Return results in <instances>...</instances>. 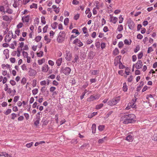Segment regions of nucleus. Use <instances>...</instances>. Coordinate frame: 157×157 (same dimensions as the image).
<instances>
[{"mask_svg":"<svg viewBox=\"0 0 157 157\" xmlns=\"http://www.w3.org/2000/svg\"><path fill=\"white\" fill-rule=\"evenodd\" d=\"M136 118L135 115L133 114H125L121 118V121L124 124L132 123Z\"/></svg>","mask_w":157,"mask_h":157,"instance_id":"obj_1","label":"nucleus"},{"mask_svg":"<svg viewBox=\"0 0 157 157\" xmlns=\"http://www.w3.org/2000/svg\"><path fill=\"white\" fill-rule=\"evenodd\" d=\"M66 36V34L64 31L60 32L58 35L57 41L58 43H63L65 39Z\"/></svg>","mask_w":157,"mask_h":157,"instance_id":"obj_2","label":"nucleus"},{"mask_svg":"<svg viewBox=\"0 0 157 157\" xmlns=\"http://www.w3.org/2000/svg\"><path fill=\"white\" fill-rule=\"evenodd\" d=\"M120 101L119 97L113 99L109 101L108 102V105H114L117 104Z\"/></svg>","mask_w":157,"mask_h":157,"instance_id":"obj_3","label":"nucleus"},{"mask_svg":"<svg viewBox=\"0 0 157 157\" xmlns=\"http://www.w3.org/2000/svg\"><path fill=\"white\" fill-rule=\"evenodd\" d=\"M12 38L14 39V37H13V33L12 31H9L6 34L5 40L6 42H9Z\"/></svg>","mask_w":157,"mask_h":157,"instance_id":"obj_4","label":"nucleus"},{"mask_svg":"<svg viewBox=\"0 0 157 157\" xmlns=\"http://www.w3.org/2000/svg\"><path fill=\"white\" fill-rule=\"evenodd\" d=\"M136 99L135 100L132 99L131 102L128 103L127 106L126 108L125 109L128 110L131 108L132 109H135L136 108V105L135 104Z\"/></svg>","mask_w":157,"mask_h":157,"instance_id":"obj_5","label":"nucleus"},{"mask_svg":"<svg viewBox=\"0 0 157 157\" xmlns=\"http://www.w3.org/2000/svg\"><path fill=\"white\" fill-rule=\"evenodd\" d=\"M28 69L29 70L28 71V74L29 76L33 77L36 74V71L31 67L28 68Z\"/></svg>","mask_w":157,"mask_h":157,"instance_id":"obj_6","label":"nucleus"},{"mask_svg":"<svg viewBox=\"0 0 157 157\" xmlns=\"http://www.w3.org/2000/svg\"><path fill=\"white\" fill-rule=\"evenodd\" d=\"M62 71L66 75H68L70 73L71 70L70 67H66L62 69Z\"/></svg>","mask_w":157,"mask_h":157,"instance_id":"obj_7","label":"nucleus"},{"mask_svg":"<svg viewBox=\"0 0 157 157\" xmlns=\"http://www.w3.org/2000/svg\"><path fill=\"white\" fill-rule=\"evenodd\" d=\"M66 54L65 56V58L68 61H70L71 60L72 58V55L71 53L68 50L66 51Z\"/></svg>","mask_w":157,"mask_h":157,"instance_id":"obj_8","label":"nucleus"},{"mask_svg":"<svg viewBox=\"0 0 157 157\" xmlns=\"http://www.w3.org/2000/svg\"><path fill=\"white\" fill-rule=\"evenodd\" d=\"M73 44L77 45L79 47H81L83 45V43L80 40L77 39L75 40L73 42Z\"/></svg>","mask_w":157,"mask_h":157,"instance_id":"obj_9","label":"nucleus"},{"mask_svg":"<svg viewBox=\"0 0 157 157\" xmlns=\"http://www.w3.org/2000/svg\"><path fill=\"white\" fill-rule=\"evenodd\" d=\"M99 98V96L96 95L94 96L93 95H91L90 97L87 99V101H93L95 100L98 99Z\"/></svg>","mask_w":157,"mask_h":157,"instance_id":"obj_10","label":"nucleus"},{"mask_svg":"<svg viewBox=\"0 0 157 157\" xmlns=\"http://www.w3.org/2000/svg\"><path fill=\"white\" fill-rule=\"evenodd\" d=\"M95 5L96 6V8L98 9L102 8L103 6V4L102 3H100L97 1L95 2Z\"/></svg>","mask_w":157,"mask_h":157,"instance_id":"obj_11","label":"nucleus"},{"mask_svg":"<svg viewBox=\"0 0 157 157\" xmlns=\"http://www.w3.org/2000/svg\"><path fill=\"white\" fill-rule=\"evenodd\" d=\"M135 65V67L137 69H139L141 68L143 66L141 60H138Z\"/></svg>","mask_w":157,"mask_h":157,"instance_id":"obj_12","label":"nucleus"},{"mask_svg":"<svg viewBox=\"0 0 157 157\" xmlns=\"http://www.w3.org/2000/svg\"><path fill=\"white\" fill-rule=\"evenodd\" d=\"M49 69V67L48 65L44 64L41 67V71L44 72H47Z\"/></svg>","mask_w":157,"mask_h":157,"instance_id":"obj_13","label":"nucleus"},{"mask_svg":"<svg viewBox=\"0 0 157 157\" xmlns=\"http://www.w3.org/2000/svg\"><path fill=\"white\" fill-rule=\"evenodd\" d=\"M3 20L8 22H10L12 19L11 17H9L7 15H4L2 17Z\"/></svg>","mask_w":157,"mask_h":157,"instance_id":"obj_14","label":"nucleus"},{"mask_svg":"<svg viewBox=\"0 0 157 157\" xmlns=\"http://www.w3.org/2000/svg\"><path fill=\"white\" fill-rule=\"evenodd\" d=\"M30 16L29 15L23 17L22 19L23 22L28 23L29 20Z\"/></svg>","mask_w":157,"mask_h":157,"instance_id":"obj_15","label":"nucleus"},{"mask_svg":"<svg viewBox=\"0 0 157 157\" xmlns=\"http://www.w3.org/2000/svg\"><path fill=\"white\" fill-rule=\"evenodd\" d=\"M128 26L129 29H133L134 27V22L132 21H128Z\"/></svg>","mask_w":157,"mask_h":157,"instance_id":"obj_16","label":"nucleus"},{"mask_svg":"<svg viewBox=\"0 0 157 157\" xmlns=\"http://www.w3.org/2000/svg\"><path fill=\"white\" fill-rule=\"evenodd\" d=\"M109 20L110 22L113 23V24H115L117 21V18L115 17L111 16Z\"/></svg>","mask_w":157,"mask_h":157,"instance_id":"obj_17","label":"nucleus"},{"mask_svg":"<svg viewBox=\"0 0 157 157\" xmlns=\"http://www.w3.org/2000/svg\"><path fill=\"white\" fill-rule=\"evenodd\" d=\"M0 156H4L5 157H12V156L8 154L5 152H0Z\"/></svg>","mask_w":157,"mask_h":157,"instance_id":"obj_18","label":"nucleus"},{"mask_svg":"<svg viewBox=\"0 0 157 157\" xmlns=\"http://www.w3.org/2000/svg\"><path fill=\"white\" fill-rule=\"evenodd\" d=\"M17 43L16 41H14L13 42L10 44V47L12 49H14L17 46Z\"/></svg>","mask_w":157,"mask_h":157,"instance_id":"obj_19","label":"nucleus"},{"mask_svg":"<svg viewBox=\"0 0 157 157\" xmlns=\"http://www.w3.org/2000/svg\"><path fill=\"white\" fill-rule=\"evenodd\" d=\"M133 136L130 135H128L126 137V140L127 141L131 142H132L133 140Z\"/></svg>","mask_w":157,"mask_h":157,"instance_id":"obj_20","label":"nucleus"},{"mask_svg":"<svg viewBox=\"0 0 157 157\" xmlns=\"http://www.w3.org/2000/svg\"><path fill=\"white\" fill-rule=\"evenodd\" d=\"M24 45V43L23 42H21L19 43L18 47L17 49H19L22 50H23V48Z\"/></svg>","mask_w":157,"mask_h":157,"instance_id":"obj_21","label":"nucleus"},{"mask_svg":"<svg viewBox=\"0 0 157 157\" xmlns=\"http://www.w3.org/2000/svg\"><path fill=\"white\" fill-rule=\"evenodd\" d=\"M124 44L129 45L131 44L132 41L130 39H126L124 40Z\"/></svg>","mask_w":157,"mask_h":157,"instance_id":"obj_22","label":"nucleus"},{"mask_svg":"<svg viewBox=\"0 0 157 157\" xmlns=\"http://www.w3.org/2000/svg\"><path fill=\"white\" fill-rule=\"evenodd\" d=\"M9 51L8 49H5L3 51V53L6 56V59L8 58L9 57Z\"/></svg>","mask_w":157,"mask_h":157,"instance_id":"obj_23","label":"nucleus"},{"mask_svg":"<svg viewBox=\"0 0 157 157\" xmlns=\"http://www.w3.org/2000/svg\"><path fill=\"white\" fill-rule=\"evenodd\" d=\"M63 59L62 58L58 59L56 61V64L58 66H60L62 63Z\"/></svg>","mask_w":157,"mask_h":157,"instance_id":"obj_24","label":"nucleus"},{"mask_svg":"<svg viewBox=\"0 0 157 157\" xmlns=\"http://www.w3.org/2000/svg\"><path fill=\"white\" fill-rule=\"evenodd\" d=\"M45 59L44 58H43L41 59H39L38 60V63L39 65H41L43 63L45 62Z\"/></svg>","mask_w":157,"mask_h":157,"instance_id":"obj_25","label":"nucleus"},{"mask_svg":"<svg viewBox=\"0 0 157 157\" xmlns=\"http://www.w3.org/2000/svg\"><path fill=\"white\" fill-rule=\"evenodd\" d=\"M22 50L19 49H17L16 51H14V53H15V55H17V57H19L21 55V52Z\"/></svg>","mask_w":157,"mask_h":157,"instance_id":"obj_26","label":"nucleus"},{"mask_svg":"<svg viewBox=\"0 0 157 157\" xmlns=\"http://www.w3.org/2000/svg\"><path fill=\"white\" fill-rule=\"evenodd\" d=\"M44 40L46 42V44H48L51 41V39L49 38L48 36L46 35L44 37Z\"/></svg>","mask_w":157,"mask_h":157,"instance_id":"obj_27","label":"nucleus"},{"mask_svg":"<svg viewBox=\"0 0 157 157\" xmlns=\"http://www.w3.org/2000/svg\"><path fill=\"white\" fill-rule=\"evenodd\" d=\"M21 68L22 70L24 71H27L28 69L27 67V65L25 64H23L21 66Z\"/></svg>","mask_w":157,"mask_h":157,"instance_id":"obj_28","label":"nucleus"},{"mask_svg":"<svg viewBox=\"0 0 157 157\" xmlns=\"http://www.w3.org/2000/svg\"><path fill=\"white\" fill-rule=\"evenodd\" d=\"M92 132L93 133H95L96 132V125L95 124H93L92 126Z\"/></svg>","mask_w":157,"mask_h":157,"instance_id":"obj_29","label":"nucleus"},{"mask_svg":"<svg viewBox=\"0 0 157 157\" xmlns=\"http://www.w3.org/2000/svg\"><path fill=\"white\" fill-rule=\"evenodd\" d=\"M72 33H75L76 36H78L80 34V33L78 31V30L76 29H74L72 31Z\"/></svg>","mask_w":157,"mask_h":157,"instance_id":"obj_30","label":"nucleus"},{"mask_svg":"<svg viewBox=\"0 0 157 157\" xmlns=\"http://www.w3.org/2000/svg\"><path fill=\"white\" fill-rule=\"evenodd\" d=\"M58 25V24L57 22H55L51 25V26L53 29H55L57 28Z\"/></svg>","mask_w":157,"mask_h":157,"instance_id":"obj_31","label":"nucleus"},{"mask_svg":"<svg viewBox=\"0 0 157 157\" xmlns=\"http://www.w3.org/2000/svg\"><path fill=\"white\" fill-rule=\"evenodd\" d=\"M119 53V51L118 49L117 48H116L114 50L113 52V55L115 56H116Z\"/></svg>","mask_w":157,"mask_h":157,"instance_id":"obj_32","label":"nucleus"},{"mask_svg":"<svg viewBox=\"0 0 157 157\" xmlns=\"http://www.w3.org/2000/svg\"><path fill=\"white\" fill-rule=\"evenodd\" d=\"M123 90L124 92L128 90V87L125 82L123 84Z\"/></svg>","mask_w":157,"mask_h":157,"instance_id":"obj_33","label":"nucleus"},{"mask_svg":"<svg viewBox=\"0 0 157 157\" xmlns=\"http://www.w3.org/2000/svg\"><path fill=\"white\" fill-rule=\"evenodd\" d=\"M106 138V137H105L104 138L100 139L98 141V143L99 144H102L105 142V140Z\"/></svg>","mask_w":157,"mask_h":157,"instance_id":"obj_34","label":"nucleus"},{"mask_svg":"<svg viewBox=\"0 0 157 157\" xmlns=\"http://www.w3.org/2000/svg\"><path fill=\"white\" fill-rule=\"evenodd\" d=\"M105 128V126L104 125H100L98 127V130L100 131H102Z\"/></svg>","mask_w":157,"mask_h":157,"instance_id":"obj_35","label":"nucleus"},{"mask_svg":"<svg viewBox=\"0 0 157 157\" xmlns=\"http://www.w3.org/2000/svg\"><path fill=\"white\" fill-rule=\"evenodd\" d=\"M56 89V88L54 86H52L50 88V91L51 92H53V94L56 93L54 91Z\"/></svg>","mask_w":157,"mask_h":157,"instance_id":"obj_36","label":"nucleus"},{"mask_svg":"<svg viewBox=\"0 0 157 157\" xmlns=\"http://www.w3.org/2000/svg\"><path fill=\"white\" fill-rule=\"evenodd\" d=\"M103 104L102 103L97 105L96 106V109H100L103 107Z\"/></svg>","mask_w":157,"mask_h":157,"instance_id":"obj_37","label":"nucleus"},{"mask_svg":"<svg viewBox=\"0 0 157 157\" xmlns=\"http://www.w3.org/2000/svg\"><path fill=\"white\" fill-rule=\"evenodd\" d=\"M43 52L42 51H40L39 52L37 53V55L38 57H41L43 56Z\"/></svg>","mask_w":157,"mask_h":157,"instance_id":"obj_38","label":"nucleus"},{"mask_svg":"<svg viewBox=\"0 0 157 157\" xmlns=\"http://www.w3.org/2000/svg\"><path fill=\"white\" fill-rule=\"evenodd\" d=\"M130 70L128 67H126L125 69V72L127 75H129Z\"/></svg>","mask_w":157,"mask_h":157,"instance_id":"obj_39","label":"nucleus"},{"mask_svg":"<svg viewBox=\"0 0 157 157\" xmlns=\"http://www.w3.org/2000/svg\"><path fill=\"white\" fill-rule=\"evenodd\" d=\"M22 55L24 57V58H26L28 56V53L27 52H25L24 51H23L22 52Z\"/></svg>","mask_w":157,"mask_h":157,"instance_id":"obj_40","label":"nucleus"},{"mask_svg":"<svg viewBox=\"0 0 157 157\" xmlns=\"http://www.w3.org/2000/svg\"><path fill=\"white\" fill-rule=\"evenodd\" d=\"M97 112H93V113H91L90 115H89L88 116V117L89 118H92V117H93L94 116H95V115H96L97 114Z\"/></svg>","mask_w":157,"mask_h":157,"instance_id":"obj_41","label":"nucleus"},{"mask_svg":"<svg viewBox=\"0 0 157 157\" xmlns=\"http://www.w3.org/2000/svg\"><path fill=\"white\" fill-rule=\"evenodd\" d=\"M80 14L79 13H77L75 14L74 17V19L75 20H77L79 17Z\"/></svg>","mask_w":157,"mask_h":157,"instance_id":"obj_42","label":"nucleus"},{"mask_svg":"<svg viewBox=\"0 0 157 157\" xmlns=\"http://www.w3.org/2000/svg\"><path fill=\"white\" fill-rule=\"evenodd\" d=\"M123 29V27L122 25H119L118 26L117 30L118 31L121 32Z\"/></svg>","mask_w":157,"mask_h":157,"instance_id":"obj_43","label":"nucleus"},{"mask_svg":"<svg viewBox=\"0 0 157 157\" xmlns=\"http://www.w3.org/2000/svg\"><path fill=\"white\" fill-rule=\"evenodd\" d=\"M38 90L37 88H36L33 90L32 92L33 95H36L37 94L38 92Z\"/></svg>","mask_w":157,"mask_h":157,"instance_id":"obj_44","label":"nucleus"},{"mask_svg":"<svg viewBox=\"0 0 157 157\" xmlns=\"http://www.w3.org/2000/svg\"><path fill=\"white\" fill-rule=\"evenodd\" d=\"M30 8L31 9L32 8H37V5L35 3H33L32 5L30 6Z\"/></svg>","mask_w":157,"mask_h":157,"instance_id":"obj_45","label":"nucleus"},{"mask_svg":"<svg viewBox=\"0 0 157 157\" xmlns=\"http://www.w3.org/2000/svg\"><path fill=\"white\" fill-rule=\"evenodd\" d=\"M11 112V110L10 109H8L5 112L4 114L6 115H8L10 114Z\"/></svg>","mask_w":157,"mask_h":157,"instance_id":"obj_46","label":"nucleus"},{"mask_svg":"<svg viewBox=\"0 0 157 157\" xmlns=\"http://www.w3.org/2000/svg\"><path fill=\"white\" fill-rule=\"evenodd\" d=\"M41 37L40 36H36L35 39V41L37 42H39L41 39Z\"/></svg>","mask_w":157,"mask_h":157,"instance_id":"obj_47","label":"nucleus"},{"mask_svg":"<svg viewBox=\"0 0 157 157\" xmlns=\"http://www.w3.org/2000/svg\"><path fill=\"white\" fill-rule=\"evenodd\" d=\"M124 44L123 42L122 41H120L118 44V47L119 48H121L123 46Z\"/></svg>","mask_w":157,"mask_h":157,"instance_id":"obj_48","label":"nucleus"},{"mask_svg":"<svg viewBox=\"0 0 157 157\" xmlns=\"http://www.w3.org/2000/svg\"><path fill=\"white\" fill-rule=\"evenodd\" d=\"M69 19L67 18H66L64 19V24L66 25H67L68 24V23L69 22Z\"/></svg>","mask_w":157,"mask_h":157,"instance_id":"obj_49","label":"nucleus"},{"mask_svg":"<svg viewBox=\"0 0 157 157\" xmlns=\"http://www.w3.org/2000/svg\"><path fill=\"white\" fill-rule=\"evenodd\" d=\"M48 28V25H46L43 29V31L44 33H46L47 32V29Z\"/></svg>","mask_w":157,"mask_h":157,"instance_id":"obj_50","label":"nucleus"},{"mask_svg":"<svg viewBox=\"0 0 157 157\" xmlns=\"http://www.w3.org/2000/svg\"><path fill=\"white\" fill-rule=\"evenodd\" d=\"M78 59V57L77 55H75V58L74 60L72 61V62L74 63H75L76 62Z\"/></svg>","mask_w":157,"mask_h":157,"instance_id":"obj_51","label":"nucleus"},{"mask_svg":"<svg viewBox=\"0 0 157 157\" xmlns=\"http://www.w3.org/2000/svg\"><path fill=\"white\" fill-rule=\"evenodd\" d=\"M26 58L27 59V62L28 63H30L32 61V59L30 56H28Z\"/></svg>","mask_w":157,"mask_h":157,"instance_id":"obj_52","label":"nucleus"},{"mask_svg":"<svg viewBox=\"0 0 157 157\" xmlns=\"http://www.w3.org/2000/svg\"><path fill=\"white\" fill-rule=\"evenodd\" d=\"M152 139L154 141H157V132L154 134L153 137Z\"/></svg>","mask_w":157,"mask_h":157,"instance_id":"obj_53","label":"nucleus"},{"mask_svg":"<svg viewBox=\"0 0 157 157\" xmlns=\"http://www.w3.org/2000/svg\"><path fill=\"white\" fill-rule=\"evenodd\" d=\"M33 142H31L30 143L27 144L26 146L28 148L30 147L33 145Z\"/></svg>","mask_w":157,"mask_h":157,"instance_id":"obj_54","label":"nucleus"},{"mask_svg":"<svg viewBox=\"0 0 157 157\" xmlns=\"http://www.w3.org/2000/svg\"><path fill=\"white\" fill-rule=\"evenodd\" d=\"M40 119H36V120L34 122V124L36 125L37 126L39 124Z\"/></svg>","mask_w":157,"mask_h":157,"instance_id":"obj_55","label":"nucleus"},{"mask_svg":"<svg viewBox=\"0 0 157 157\" xmlns=\"http://www.w3.org/2000/svg\"><path fill=\"white\" fill-rule=\"evenodd\" d=\"M6 12H7L9 14H11L13 13V11L11 9L9 8L7 9Z\"/></svg>","mask_w":157,"mask_h":157,"instance_id":"obj_56","label":"nucleus"},{"mask_svg":"<svg viewBox=\"0 0 157 157\" xmlns=\"http://www.w3.org/2000/svg\"><path fill=\"white\" fill-rule=\"evenodd\" d=\"M41 22L43 24H46V21H45V17L44 16H42L41 17Z\"/></svg>","mask_w":157,"mask_h":157,"instance_id":"obj_57","label":"nucleus"},{"mask_svg":"<svg viewBox=\"0 0 157 157\" xmlns=\"http://www.w3.org/2000/svg\"><path fill=\"white\" fill-rule=\"evenodd\" d=\"M72 3L73 5H77L79 3V2L77 0H73Z\"/></svg>","mask_w":157,"mask_h":157,"instance_id":"obj_58","label":"nucleus"},{"mask_svg":"<svg viewBox=\"0 0 157 157\" xmlns=\"http://www.w3.org/2000/svg\"><path fill=\"white\" fill-rule=\"evenodd\" d=\"M0 11L3 12L4 13H5L6 11H5L4 7L3 6H0Z\"/></svg>","mask_w":157,"mask_h":157,"instance_id":"obj_59","label":"nucleus"},{"mask_svg":"<svg viewBox=\"0 0 157 157\" xmlns=\"http://www.w3.org/2000/svg\"><path fill=\"white\" fill-rule=\"evenodd\" d=\"M42 114L41 112L38 113L36 114V119H40V115Z\"/></svg>","mask_w":157,"mask_h":157,"instance_id":"obj_60","label":"nucleus"},{"mask_svg":"<svg viewBox=\"0 0 157 157\" xmlns=\"http://www.w3.org/2000/svg\"><path fill=\"white\" fill-rule=\"evenodd\" d=\"M48 63L50 66H52L54 65V63L52 60H49L48 61Z\"/></svg>","mask_w":157,"mask_h":157,"instance_id":"obj_61","label":"nucleus"},{"mask_svg":"<svg viewBox=\"0 0 157 157\" xmlns=\"http://www.w3.org/2000/svg\"><path fill=\"white\" fill-rule=\"evenodd\" d=\"M98 73V70H94L92 71V75H96Z\"/></svg>","mask_w":157,"mask_h":157,"instance_id":"obj_62","label":"nucleus"},{"mask_svg":"<svg viewBox=\"0 0 157 157\" xmlns=\"http://www.w3.org/2000/svg\"><path fill=\"white\" fill-rule=\"evenodd\" d=\"M23 25V24L21 22L19 23L17 25V27L18 29H19L21 28Z\"/></svg>","mask_w":157,"mask_h":157,"instance_id":"obj_63","label":"nucleus"},{"mask_svg":"<svg viewBox=\"0 0 157 157\" xmlns=\"http://www.w3.org/2000/svg\"><path fill=\"white\" fill-rule=\"evenodd\" d=\"M11 119L13 120H14L17 117V115L15 113H12L11 114Z\"/></svg>","mask_w":157,"mask_h":157,"instance_id":"obj_64","label":"nucleus"}]
</instances>
